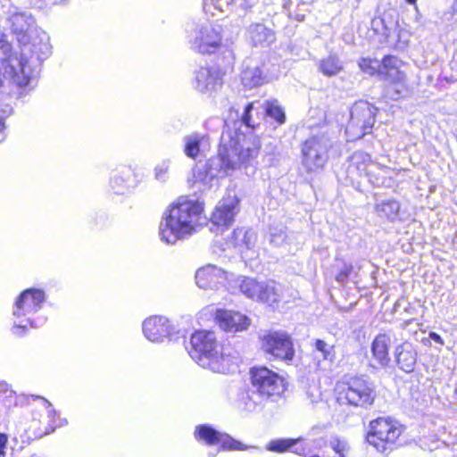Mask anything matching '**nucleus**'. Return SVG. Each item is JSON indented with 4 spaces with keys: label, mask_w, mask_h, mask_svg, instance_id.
I'll list each match as a JSON object with an SVG mask.
<instances>
[{
    "label": "nucleus",
    "mask_w": 457,
    "mask_h": 457,
    "mask_svg": "<svg viewBox=\"0 0 457 457\" xmlns=\"http://www.w3.org/2000/svg\"><path fill=\"white\" fill-rule=\"evenodd\" d=\"M400 210V204L395 200H387L376 204V212L380 217L394 220Z\"/></svg>",
    "instance_id": "obj_30"
},
{
    "label": "nucleus",
    "mask_w": 457,
    "mask_h": 457,
    "mask_svg": "<svg viewBox=\"0 0 457 457\" xmlns=\"http://www.w3.org/2000/svg\"><path fill=\"white\" fill-rule=\"evenodd\" d=\"M376 111L377 108L366 101H359L353 105L345 129L349 140L361 138L371 131L375 123Z\"/></svg>",
    "instance_id": "obj_9"
},
{
    "label": "nucleus",
    "mask_w": 457,
    "mask_h": 457,
    "mask_svg": "<svg viewBox=\"0 0 457 457\" xmlns=\"http://www.w3.org/2000/svg\"><path fill=\"white\" fill-rule=\"evenodd\" d=\"M262 347L265 353L275 359L290 361L295 355L293 342L286 332L274 331L264 335L262 338Z\"/></svg>",
    "instance_id": "obj_15"
},
{
    "label": "nucleus",
    "mask_w": 457,
    "mask_h": 457,
    "mask_svg": "<svg viewBox=\"0 0 457 457\" xmlns=\"http://www.w3.org/2000/svg\"><path fill=\"white\" fill-rule=\"evenodd\" d=\"M7 441V436L4 433H0V457L5 456L4 449L6 447Z\"/></svg>",
    "instance_id": "obj_40"
},
{
    "label": "nucleus",
    "mask_w": 457,
    "mask_h": 457,
    "mask_svg": "<svg viewBox=\"0 0 457 457\" xmlns=\"http://www.w3.org/2000/svg\"><path fill=\"white\" fill-rule=\"evenodd\" d=\"M259 145L248 140L237 132H224L221 135L218 154L204 164L196 165L190 181L199 190L219 186V179L230 175L234 170L249 165L259 154Z\"/></svg>",
    "instance_id": "obj_1"
},
{
    "label": "nucleus",
    "mask_w": 457,
    "mask_h": 457,
    "mask_svg": "<svg viewBox=\"0 0 457 457\" xmlns=\"http://www.w3.org/2000/svg\"><path fill=\"white\" fill-rule=\"evenodd\" d=\"M143 333L153 343H163L173 340L179 332L166 317L151 316L143 322Z\"/></svg>",
    "instance_id": "obj_16"
},
{
    "label": "nucleus",
    "mask_w": 457,
    "mask_h": 457,
    "mask_svg": "<svg viewBox=\"0 0 457 457\" xmlns=\"http://www.w3.org/2000/svg\"><path fill=\"white\" fill-rule=\"evenodd\" d=\"M329 446L339 457H348L351 452L348 442L337 436L331 437Z\"/></svg>",
    "instance_id": "obj_33"
},
{
    "label": "nucleus",
    "mask_w": 457,
    "mask_h": 457,
    "mask_svg": "<svg viewBox=\"0 0 457 457\" xmlns=\"http://www.w3.org/2000/svg\"><path fill=\"white\" fill-rule=\"evenodd\" d=\"M290 4H291V2H286V3L284 4V8H285V9H287V8L289 7V5H290Z\"/></svg>",
    "instance_id": "obj_50"
},
{
    "label": "nucleus",
    "mask_w": 457,
    "mask_h": 457,
    "mask_svg": "<svg viewBox=\"0 0 457 457\" xmlns=\"http://www.w3.org/2000/svg\"><path fill=\"white\" fill-rule=\"evenodd\" d=\"M244 1H245V4H244L245 8H248V7L251 6V4L249 3V0H244Z\"/></svg>",
    "instance_id": "obj_48"
},
{
    "label": "nucleus",
    "mask_w": 457,
    "mask_h": 457,
    "mask_svg": "<svg viewBox=\"0 0 457 457\" xmlns=\"http://www.w3.org/2000/svg\"><path fill=\"white\" fill-rule=\"evenodd\" d=\"M376 396L374 384L365 376L352 377L337 388L338 403L357 408L367 409Z\"/></svg>",
    "instance_id": "obj_7"
},
{
    "label": "nucleus",
    "mask_w": 457,
    "mask_h": 457,
    "mask_svg": "<svg viewBox=\"0 0 457 457\" xmlns=\"http://www.w3.org/2000/svg\"><path fill=\"white\" fill-rule=\"evenodd\" d=\"M191 358L200 366L217 373L233 371L240 360V353L230 345H221L212 331L195 332L190 338Z\"/></svg>",
    "instance_id": "obj_3"
},
{
    "label": "nucleus",
    "mask_w": 457,
    "mask_h": 457,
    "mask_svg": "<svg viewBox=\"0 0 457 457\" xmlns=\"http://www.w3.org/2000/svg\"><path fill=\"white\" fill-rule=\"evenodd\" d=\"M170 167V160L166 159L159 162L154 170V179L161 182H165L169 179V170Z\"/></svg>",
    "instance_id": "obj_36"
},
{
    "label": "nucleus",
    "mask_w": 457,
    "mask_h": 457,
    "mask_svg": "<svg viewBox=\"0 0 457 457\" xmlns=\"http://www.w3.org/2000/svg\"><path fill=\"white\" fill-rule=\"evenodd\" d=\"M250 375L251 388L245 398L249 411L262 407L266 400L276 401L286 389L283 378L264 366L252 368Z\"/></svg>",
    "instance_id": "obj_5"
},
{
    "label": "nucleus",
    "mask_w": 457,
    "mask_h": 457,
    "mask_svg": "<svg viewBox=\"0 0 457 457\" xmlns=\"http://www.w3.org/2000/svg\"><path fill=\"white\" fill-rule=\"evenodd\" d=\"M306 396L312 403H314L321 399V393L316 386H309L306 390Z\"/></svg>",
    "instance_id": "obj_38"
},
{
    "label": "nucleus",
    "mask_w": 457,
    "mask_h": 457,
    "mask_svg": "<svg viewBox=\"0 0 457 457\" xmlns=\"http://www.w3.org/2000/svg\"><path fill=\"white\" fill-rule=\"evenodd\" d=\"M253 110V104H248L245 107V111H244V113L242 115V122L244 124H245L246 126L248 127H251V123H250V120H251V116H250V112H252Z\"/></svg>",
    "instance_id": "obj_39"
},
{
    "label": "nucleus",
    "mask_w": 457,
    "mask_h": 457,
    "mask_svg": "<svg viewBox=\"0 0 457 457\" xmlns=\"http://www.w3.org/2000/svg\"><path fill=\"white\" fill-rule=\"evenodd\" d=\"M286 228L284 227H270V243L275 246L282 245L287 239Z\"/></svg>",
    "instance_id": "obj_35"
},
{
    "label": "nucleus",
    "mask_w": 457,
    "mask_h": 457,
    "mask_svg": "<svg viewBox=\"0 0 457 457\" xmlns=\"http://www.w3.org/2000/svg\"><path fill=\"white\" fill-rule=\"evenodd\" d=\"M301 438L297 439H276L270 441L267 445V450L277 453H283L295 446Z\"/></svg>",
    "instance_id": "obj_32"
},
{
    "label": "nucleus",
    "mask_w": 457,
    "mask_h": 457,
    "mask_svg": "<svg viewBox=\"0 0 457 457\" xmlns=\"http://www.w3.org/2000/svg\"><path fill=\"white\" fill-rule=\"evenodd\" d=\"M411 320H408L404 321V322L401 325L402 328H407V326L411 323Z\"/></svg>",
    "instance_id": "obj_46"
},
{
    "label": "nucleus",
    "mask_w": 457,
    "mask_h": 457,
    "mask_svg": "<svg viewBox=\"0 0 457 457\" xmlns=\"http://www.w3.org/2000/svg\"><path fill=\"white\" fill-rule=\"evenodd\" d=\"M188 37L193 50L202 54H212L220 46V28L211 23L197 25Z\"/></svg>",
    "instance_id": "obj_13"
},
{
    "label": "nucleus",
    "mask_w": 457,
    "mask_h": 457,
    "mask_svg": "<svg viewBox=\"0 0 457 457\" xmlns=\"http://www.w3.org/2000/svg\"><path fill=\"white\" fill-rule=\"evenodd\" d=\"M238 199L236 195H228L220 200L212 215V222L220 227H228L238 212Z\"/></svg>",
    "instance_id": "obj_19"
},
{
    "label": "nucleus",
    "mask_w": 457,
    "mask_h": 457,
    "mask_svg": "<svg viewBox=\"0 0 457 457\" xmlns=\"http://www.w3.org/2000/svg\"><path fill=\"white\" fill-rule=\"evenodd\" d=\"M30 397L34 400L40 399L42 401L43 406L46 410L47 416L52 422V431L54 430L55 427H61L62 425L67 424V420H63L60 423L55 424L54 417L57 415V412L53 408L51 403L48 400H46V398H44L42 396L36 395H31Z\"/></svg>",
    "instance_id": "obj_34"
},
{
    "label": "nucleus",
    "mask_w": 457,
    "mask_h": 457,
    "mask_svg": "<svg viewBox=\"0 0 457 457\" xmlns=\"http://www.w3.org/2000/svg\"><path fill=\"white\" fill-rule=\"evenodd\" d=\"M203 205L197 201L181 196L164 213L160 223L162 241L174 245L177 241L195 233L202 223Z\"/></svg>",
    "instance_id": "obj_4"
},
{
    "label": "nucleus",
    "mask_w": 457,
    "mask_h": 457,
    "mask_svg": "<svg viewBox=\"0 0 457 457\" xmlns=\"http://www.w3.org/2000/svg\"><path fill=\"white\" fill-rule=\"evenodd\" d=\"M184 153L192 159H195L205 148L209 147V137L201 133H193L184 137Z\"/></svg>",
    "instance_id": "obj_25"
},
{
    "label": "nucleus",
    "mask_w": 457,
    "mask_h": 457,
    "mask_svg": "<svg viewBox=\"0 0 457 457\" xmlns=\"http://www.w3.org/2000/svg\"><path fill=\"white\" fill-rule=\"evenodd\" d=\"M224 3H226V4H227V6H228V4H229V0H217V1H216V4H216V7H217L218 9H220L221 12H225V11H226V9H224V7H223ZM226 8L228 9V7H226Z\"/></svg>",
    "instance_id": "obj_43"
},
{
    "label": "nucleus",
    "mask_w": 457,
    "mask_h": 457,
    "mask_svg": "<svg viewBox=\"0 0 457 457\" xmlns=\"http://www.w3.org/2000/svg\"><path fill=\"white\" fill-rule=\"evenodd\" d=\"M246 41L253 47H269L276 40L273 29L262 21L253 22L245 29Z\"/></svg>",
    "instance_id": "obj_17"
},
{
    "label": "nucleus",
    "mask_w": 457,
    "mask_h": 457,
    "mask_svg": "<svg viewBox=\"0 0 457 457\" xmlns=\"http://www.w3.org/2000/svg\"><path fill=\"white\" fill-rule=\"evenodd\" d=\"M395 358L398 367L409 373L414 370L417 362V351L409 341H404L395 348Z\"/></svg>",
    "instance_id": "obj_24"
},
{
    "label": "nucleus",
    "mask_w": 457,
    "mask_h": 457,
    "mask_svg": "<svg viewBox=\"0 0 457 457\" xmlns=\"http://www.w3.org/2000/svg\"><path fill=\"white\" fill-rule=\"evenodd\" d=\"M314 348V356L317 359H322L323 361H328L332 362L335 359V349L334 345H329L321 339H315L313 344Z\"/></svg>",
    "instance_id": "obj_29"
},
{
    "label": "nucleus",
    "mask_w": 457,
    "mask_h": 457,
    "mask_svg": "<svg viewBox=\"0 0 457 457\" xmlns=\"http://www.w3.org/2000/svg\"><path fill=\"white\" fill-rule=\"evenodd\" d=\"M45 300V293L39 289L29 288L19 295L12 311L13 334L21 336L29 326H38L31 316L41 309Z\"/></svg>",
    "instance_id": "obj_6"
},
{
    "label": "nucleus",
    "mask_w": 457,
    "mask_h": 457,
    "mask_svg": "<svg viewBox=\"0 0 457 457\" xmlns=\"http://www.w3.org/2000/svg\"><path fill=\"white\" fill-rule=\"evenodd\" d=\"M215 319L220 328L229 333L245 331L251 324V320L246 315L228 310H218Z\"/></svg>",
    "instance_id": "obj_18"
},
{
    "label": "nucleus",
    "mask_w": 457,
    "mask_h": 457,
    "mask_svg": "<svg viewBox=\"0 0 457 457\" xmlns=\"http://www.w3.org/2000/svg\"><path fill=\"white\" fill-rule=\"evenodd\" d=\"M4 123L3 118L0 117V142H2L4 138Z\"/></svg>",
    "instance_id": "obj_44"
},
{
    "label": "nucleus",
    "mask_w": 457,
    "mask_h": 457,
    "mask_svg": "<svg viewBox=\"0 0 457 457\" xmlns=\"http://www.w3.org/2000/svg\"><path fill=\"white\" fill-rule=\"evenodd\" d=\"M391 337L386 333H380L375 337L371 343L372 361L374 366L386 368L390 363L389 346Z\"/></svg>",
    "instance_id": "obj_23"
},
{
    "label": "nucleus",
    "mask_w": 457,
    "mask_h": 457,
    "mask_svg": "<svg viewBox=\"0 0 457 457\" xmlns=\"http://www.w3.org/2000/svg\"><path fill=\"white\" fill-rule=\"evenodd\" d=\"M342 69V62L337 55H329L328 58L321 60L319 64L320 71L328 77L336 76Z\"/></svg>",
    "instance_id": "obj_28"
},
{
    "label": "nucleus",
    "mask_w": 457,
    "mask_h": 457,
    "mask_svg": "<svg viewBox=\"0 0 457 457\" xmlns=\"http://www.w3.org/2000/svg\"><path fill=\"white\" fill-rule=\"evenodd\" d=\"M239 289L246 297L270 306L284 300L283 287L273 281L259 282L252 278H244Z\"/></svg>",
    "instance_id": "obj_11"
},
{
    "label": "nucleus",
    "mask_w": 457,
    "mask_h": 457,
    "mask_svg": "<svg viewBox=\"0 0 457 457\" xmlns=\"http://www.w3.org/2000/svg\"><path fill=\"white\" fill-rule=\"evenodd\" d=\"M332 146L326 135L314 136L307 139L302 148V165L307 172L321 170L328 161V151Z\"/></svg>",
    "instance_id": "obj_10"
},
{
    "label": "nucleus",
    "mask_w": 457,
    "mask_h": 457,
    "mask_svg": "<svg viewBox=\"0 0 457 457\" xmlns=\"http://www.w3.org/2000/svg\"><path fill=\"white\" fill-rule=\"evenodd\" d=\"M429 337L436 343L437 344H440V345H444V341H443V338L441 337L440 335H438L437 333L436 332H430L429 333Z\"/></svg>",
    "instance_id": "obj_41"
},
{
    "label": "nucleus",
    "mask_w": 457,
    "mask_h": 457,
    "mask_svg": "<svg viewBox=\"0 0 457 457\" xmlns=\"http://www.w3.org/2000/svg\"><path fill=\"white\" fill-rule=\"evenodd\" d=\"M31 457H37V456L33 455V456H31Z\"/></svg>",
    "instance_id": "obj_52"
},
{
    "label": "nucleus",
    "mask_w": 457,
    "mask_h": 457,
    "mask_svg": "<svg viewBox=\"0 0 457 457\" xmlns=\"http://www.w3.org/2000/svg\"><path fill=\"white\" fill-rule=\"evenodd\" d=\"M195 436L198 441H203L208 445H220V448L223 451H245L254 448L236 440L226 433L214 429L209 425L197 426Z\"/></svg>",
    "instance_id": "obj_14"
},
{
    "label": "nucleus",
    "mask_w": 457,
    "mask_h": 457,
    "mask_svg": "<svg viewBox=\"0 0 457 457\" xmlns=\"http://www.w3.org/2000/svg\"><path fill=\"white\" fill-rule=\"evenodd\" d=\"M242 83L245 87H254L262 85L264 81L262 71L257 65L247 64L244 68L241 76Z\"/></svg>",
    "instance_id": "obj_27"
},
{
    "label": "nucleus",
    "mask_w": 457,
    "mask_h": 457,
    "mask_svg": "<svg viewBox=\"0 0 457 457\" xmlns=\"http://www.w3.org/2000/svg\"><path fill=\"white\" fill-rule=\"evenodd\" d=\"M222 76L217 68L201 67L195 72L194 86L203 93L215 91L222 85Z\"/></svg>",
    "instance_id": "obj_21"
},
{
    "label": "nucleus",
    "mask_w": 457,
    "mask_h": 457,
    "mask_svg": "<svg viewBox=\"0 0 457 457\" xmlns=\"http://www.w3.org/2000/svg\"><path fill=\"white\" fill-rule=\"evenodd\" d=\"M297 21H303L304 15L303 14H297L295 17Z\"/></svg>",
    "instance_id": "obj_47"
},
{
    "label": "nucleus",
    "mask_w": 457,
    "mask_h": 457,
    "mask_svg": "<svg viewBox=\"0 0 457 457\" xmlns=\"http://www.w3.org/2000/svg\"><path fill=\"white\" fill-rule=\"evenodd\" d=\"M10 393L12 395V390L9 389V385L5 382H0V394H7Z\"/></svg>",
    "instance_id": "obj_42"
},
{
    "label": "nucleus",
    "mask_w": 457,
    "mask_h": 457,
    "mask_svg": "<svg viewBox=\"0 0 457 457\" xmlns=\"http://www.w3.org/2000/svg\"><path fill=\"white\" fill-rule=\"evenodd\" d=\"M256 235L252 230H245L244 228H237L233 231L229 244L234 247L240 249L245 247L250 249L254 245Z\"/></svg>",
    "instance_id": "obj_26"
},
{
    "label": "nucleus",
    "mask_w": 457,
    "mask_h": 457,
    "mask_svg": "<svg viewBox=\"0 0 457 457\" xmlns=\"http://www.w3.org/2000/svg\"><path fill=\"white\" fill-rule=\"evenodd\" d=\"M370 426L367 442L379 453L391 451L403 432L400 427L384 418L371 421Z\"/></svg>",
    "instance_id": "obj_12"
},
{
    "label": "nucleus",
    "mask_w": 457,
    "mask_h": 457,
    "mask_svg": "<svg viewBox=\"0 0 457 457\" xmlns=\"http://www.w3.org/2000/svg\"><path fill=\"white\" fill-rule=\"evenodd\" d=\"M264 110L268 116L273 118L278 124H283L286 120V114L283 109L278 105L277 100H268L264 103Z\"/></svg>",
    "instance_id": "obj_31"
},
{
    "label": "nucleus",
    "mask_w": 457,
    "mask_h": 457,
    "mask_svg": "<svg viewBox=\"0 0 457 457\" xmlns=\"http://www.w3.org/2000/svg\"><path fill=\"white\" fill-rule=\"evenodd\" d=\"M353 267L351 263L342 261L341 266L339 267V270L336 275V280L340 284L345 283L348 280L353 271Z\"/></svg>",
    "instance_id": "obj_37"
},
{
    "label": "nucleus",
    "mask_w": 457,
    "mask_h": 457,
    "mask_svg": "<svg viewBox=\"0 0 457 457\" xmlns=\"http://www.w3.org/2000/svg\"><path fill=\"white\" fill-rule=\"evenodd\" d=\"M302 451L303 450H300L299 448H295V450H293V452L297 453V454H302Z\"/></svg>",
    "instance_id": "obj_49"
},
{
    "label": "nucleus",
    "mask_w": 457,
    "mask_h": 457,
    "mask_svg": "<svg viewBox=\"0 0 457 457\" xmlns=\"http://www.w3.org/2000/svg\"><path fill=\"white\" fill-rule=\"evenodd\" d=\"M8 45L6 42L3 39V37L0 36V50H4V52L8 48Z\"/></svg>",
    "instance_id": "obj_45"
},
{
    "label": "nucleus",
    "mask_w": 457,
    "mask_h": 457,
    "mask_svg": "<svg viewBox=\"0 0 457 457\" xmlns=\"http://www.w3.org/2000/svg\"><path fill=\"white\" fill-rule=\"evenodd\" d=\"M9 21L18 40L23 45L20 57L10 60L12 79L21 87H32L42 62L51 54L49 37L46 32H40L32 38L31 43L27 42V33L33 26L34 19L25 12H12Z\"/></svg>",
    "instance_id": "obj_2"
},
{
    "label": "nucleus",
    "mask_w": 457,
    "mask_h": 457,
    "mask_svg": "<svg viewBox=\"0 0 457 457\" xmlns=\"http://www.w3.org/2000/svg\"><path fill=\"white\" fill-rule=\"evenodd\" d=\"M400 62L395 56L388 55L384 57L381 63L378 60L363 59L360 66L362 70L370 69V74L378 70V74L391 83L387 87V96L392 99H397L406 91L405 75L399 71Z\"/></svg>",
    "instance_id": "obj_8"
},
{
    "label": "nucleus",
    "mask_w": 457,
    "mask_h": 457,
    "mask_svg": "<svg viewBox=\"0 0 457 457\" xmlns=\"http://www.w3.org/2000/svg\"><path fill=\"white\" fill-rule=\"evenodd\" d=\"M376 167V163L368 154L358 151L349 157L346 173L348 178L354 181L362 176H370Z\"/></svg>",
    "instance_id": "obj_20"
},
{
    "label": "nucleus",
    "mask_w": 457,
    "mask_h": 457,
    "mask_svg": "<svg viewBox=\"0 0 457 457\" xmlns=\"http://www.w3.org/2000/svg\"><path fill=\"white\" fill-rule=\"evenodd\" d=\"M227 278V273L224 270L211 264L198 269L195 273L196 284L204 289H217L225 284Z\"/></svg>",
    "instance_id": "obj_22"
},
{
    "label": "nucleus",
    "mask_w": 457,
    "mask_h": 457,
    "mask_svg": "<svg viewBox=\"0 0 457 457\" xmlns=\"http://www.w3.org/2000/svg\"><path fill=\"white\" fill-rule=\"evenodd\" d=\"M417 0H406L408 4H414Z\"/></svg>",
    "instance_id": "obj_51"
}]
</instances>
